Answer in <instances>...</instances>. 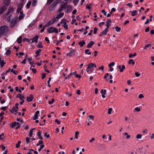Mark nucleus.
Wrapping results in <instances>:
<instances>
[{
  "mask_svg": "<svg viewBox=\"0 0 154 154\" xmlns=\"http://www.w3.org/2000/svg\"><path fill=\"white\" fill-rule=\"evenodd\" d=\"M8 31V26L5 25L1 27L0 28V36L1 37L3 35L6 34Z\"/></svg>",
  "mask_w": 154,
  "mask_h": 154,
  "instance_id": "1",
  "label": "nucleus"
},
{
  "mask_svg": "<svg viewBox=\"0 0 154 154\" xmlns=\"http://www.w3.org/2000/svg\"><path fill=\"white\" fill-rule=\"evenodd\" d=\"M62 0H57L54 2L49 7V10L50 11L54 10L56 8L57 5L60 3Z\"/></svg>",
  "mask_w": 154,
  "mask_h": 154,
  "instance_id": "2",
  "label": "nucleus"
},
{
  "mask_svg": "<svg viewBox=\"0 0 154 154\" xmlns=\"http://www.w3.org/2000/svg\"><path fill=\"white\" fill-rule=\"evenodd\" d=\"M47 31L49 33H51L55 32L56 33H58V29L56 28H54L53 27H51L48 28Z\"/></svg>",
  "mask_w": 154,
  "mask_h": 154,
  "instance_id": "3",
  "label": "nucleus"
},
{
  "mask_svg": "<svg viewBox=\"0 0 154 154\" xmlns=\"http://www.w3.org/2000/svg\"><path fill=\"white\" fill-rule=\"evenodd\" d=\"M7 9V8L5 6L0 7V14H2Z\"/></svg>",
  "mask_w": 154,
  "mask_h": 154,
  "instance_id": "4",
  "label": "nucleus"
},
{
  "mask_svg": "<svg viewBox=\"0 0 154 154\" xmlns=\"http://www.w3.org/2000/svg\"><path fill=\"white\" fill-rule=\"evenodd\" d=\"M17 17H15L14 19H13L10 25V26L11 27H12L14 26L17 20Z\"/></svg>",
  "mask_w": 154,
  "mask_h": 154,
  "instance_id": "5",
  "label": "nucleus"
},
{
  "mask_svg": "<svg viewBox=\"0 0 154 154\" xmlns=\"http://www.w3.org/2000/svg\"><path fill=\"white\" fill-rule=\"evenodd\" d=\"M108 31V29L107 28H106L102 32L100 33L99 35L101 37L103 35H106Z\"/></svg>",
  "mask_w": 154,
  "mask_h": 154,
  "instance_id": "6",
  "label": "nucleus"
},
{
  "mask_svg": "<svg viewBox=\"0 0 154 154\" xmlns=\"http://www.w3.org/2000/svg\"><path fill=\"white\" fill-rule=\"evenodd\" d=\"M39 38V36L38 35H36L34 38L31 39L32 40V43L35 42L36 43L38 42V39Z\"/></svg>",
  "mask_w": 154,
  "mask_h": 154,
  "instance_id": "7",
  "label": "nucleus"
},
{
  "mask_svg": "<svg viewBox=\"0 0 154 154\" xmlns=\"http://www.w3.org/2000/svg\"><path fill=\"white\" fill-rule=\"evenodd\" d=\"M37 64V66H39L41 65V62L40 63H35L34 62H32L30 63V64L31 65V67L33 66L35 67V65L36 64Z\"/></svg>",
  "mask_w": 154,
  "mask_h": 154,
  "instance_id": "8",
  "label": "nucleus"
},
{
  "mask_svg": "<svg viewBox=\"0 0 154 154\" xmlns=\"http://www.w3.org/2000/svg\"><path fill=\"white\" fill-rule=\"evenodd\" d=\"M33 98V95L30 94L29 97L28 96L26 97V100L28 102H31L32 101Z\"/></svg>",
  "mask_w": 154,
  "mask_h": 154,
  "instance_id": "9",
  "label": "nucleus"
},
{
  "mask_svg": "<svg viewBox=\"0 0 154 154\" xmlns=\"http://www.w3.org/2000/svg\"><path fill=\"white\" fill-rule=\"evenodd\" d=\"M94 68H87L86 71L89 73H91V72H95L96 71H94Z\"/></svg>",
  "mask_w": 154,
  "mask_h": 154,
  "instance_id": "10",
  "label": "nucleus"
},
{
  "mask_svg": "<svg viewBox=\"0 0 154 154\" xmlns=\"http://www.w3.org/2000/svg\"><path fill=\"white\" fill-rule=\"evenodd\" d=\"M13 8H12L11 7H10L8 9V12L6 14H4L3 15V16L5 17L6 16L8 15L10 13H11L12 12V11L13 10Z\"/></svg>",
  "mask_w": 154,
  "mask_h": 154,
  "instance_id": "11",
  "label": "nucleus"
},
{
  "mask_svg": "<svg viewBox=\"0 0 154 154\" xmlns=\"http://www.w3.org/2000/svg\"><path fill=\"white\" fill-rule=\"evenodd\" d=\"M23 5V2H21L20 5H19L18 8L17 9V13H19L20 11L22 8Z\"/></svg>",
  "mask_w": 154,
  "mask_h": 154,
  "instance_id": "12",
  "label": "nucleus"
},
{
  "mask_svg": "<svg viewBox=\"0 0 154 154\" xmlns=\"http://www.w3.org/2000/svg\"><path fill=\"white\" fill-rule=\"evenodd\" d=\"M18 108L14 106L13 107L12 109L11 110V112L12 113H14L16 114L18 110Z\"/></svg>",
  "mask_w": 154,
  "mask_h": 154,
  "instance_id": "13",
  "label": "nucleus"
},
{
  "mask_svg": "<svg viewBox=\"0 0 154 154\" xmlns=\"http://www.w3.org/2000/svg\"><path fill=\"white\" fill-rule=\"evenodd\" d=\"M40 113L39 111L37 110L36 112L34 115V117H33V119L35 120L37 119L38 118V114Z\"/></svg>",
  "mask_w": 154,
  "mask_h": 154,
  "instance_id": "14",
  "label": "nucleus"
},
{
  "mask_svg": "<svg viewBox=\"0 0 154 154\" xmlns=\"http://www.w3.org/2000/svg\"><path fill=\"white\" fill-rule=\"evenodd\" d=\"M17 97L19 98L21 100H24L25 99V97L20 94H18Z\"/></svg>",
  "mask_w": 154,
  "mask_h": 154,
  "instance_id": "15",
  "label": "nucleus"
},
{
  "mask_svg": "<svg viewBox=\"0 0 154 154\" xmlns=\"http://www.w3.org/2000/svg\"><path fill=\"white\" fill-rule=\"evenodd\" d=\"M86 66H88V67H97L96 64L94 63H90L88 65H86Z\"/></svg>",
  "mask_w": 154,
  "mask_h": 154,
  "instance_id": "16",
  "label": "nucleus"
},
{
  "mask_svg": "<svg viewBox=\"0 0 154 154\" xmlns=\"http://www.w3.org/2000/svg\"><path fill=\"white\" fill-rule=\"evenodd\" d=\"M94 42L93 41H91L90 43L87 45V48H90L91 46L94 45Z\"/></svg>",
  "mask_w": 154,
  "mask_h": 154,
  "instance_id": "17",
  "label": "nucleus"
},
{
  "mask_svg": "<svg viewBox=\"0 0 154 154\" xmlns=\"http://www.w3.org/2000/svg\"><path fill=\"white\" fill-rule=\"evenodd\" d=\"M111 23V20L110 19H108L107 20V21L106 22V23H107V25H106V26L107 27L106 28H108L111 25L109 24V23Z\"/></svg>",
  "mask_w": 154,
  "mask_h": 154,
  "instance_id": "18",
  "label": "nucleus"
},
{
  "mask_svg": "<svg viewBox=\"0 0 154 154\" xmlns=\"http://www.w3.org/2000/svg\"><path fill=\"white\" fill-rule=\"evenodd\" d=\"M66 8L64 6L63 4H62L60 8L58 10V12H60L63 11L64 9H65Z\"/></svg>",
  "mask_w": 154,
  "mask_h": 154,
  "instance_id": "19",
  "label": "nucleus"
},
{
  "mask_svg": "<svg viewBox=\"0 0 154 154\" xmlns=\"http://www.w3.org/2000/svg\"><path fill=\"white\" fill-rule=\"evenodd\" d=\"M6 62L5 61V60H3L1 61V58L0 57V64L1 67L3 66L6 63Z\"/></svg>",
  "mask_w": 154,
  "mask_h": 154,
  "instance_id": "20",
  "label": "nucleus"
},
{
  "mask_svg": "<svg viewBox=\"0 0 154 154\" xmlns=\"http://www.w3.org/2000/svg\"><path fill=\"white\" fill-rule=\"evenodd\" d=\"M66 7L67 8V10L66 11L67 13H69L72 10V7L71 6L68 5Z\"/></svg>",
  "mask_w": 154,
  "mask_h": 154,
  "instance_id": "21",
  "label": "nucleus"
},
{
  "mask_svg": "<svg viewBox=\"0 0 154 154\" xmlns=\"http://www.w3.org/2000/svg\"><path fill=\"white\" fill-rule=\"evenodd\" d=\"M42 132L41 131H38L37 133V135L38 137L40 139H42L43 137L41 136V134H42Z\"/></svg>",
  "mask_w": 154,
  "mask_h": 154,
  "instance_id": "22",
  "label": "nucleus"
},
{
  "mask_svg": "<svg viewBox=\"0 0 154 154\" xmlns=\"http://www.w3.org/2000/svg\"><path fill=\"white\" fill-rule=\"evenodd\" d=\"M64 14V13L63 12H61L59 14H58L57 16V19L61 18Z\"/></svg>",
  "mask_w": 154,
  "mask_h": 154,
  "instance_id": "23",
  "label": "nucleus"
},
{
  "mask_svg": "<svg viewBox=\"0 0 154 154\" xmlns=\"http://www.w3.org/2000/svg\"><path fill=\"white\" fill-rule=\"evenodd\" d=\"M85 44V42L82 40L81 41H80L79 42V45H80V47H82Z\"/></svg>",
  "mask_w": 154,
  "mask_h": 154,
  "instance_id": "24",
  "label": "nucleus"
},
{
  "mask_svg": "<svg viewBox=\"0 0 154 154\" xmlns=\"http://www.w3.org/2000/svg\"><path fill=\"white\" fill-rule=\"evenodd\" d=\"M54 19H52L51 20L49 21V22L48 23L47 26H48L50 25H52L54 22Z\"/></svg>",
  "mask_w": 154,
  "mask_h": 154,
  "instance_id": "25",
  "label": "nucleus"
},
{
  "mask_svg": "<svg viewBox=\"0 0 154 154\" xmlns=\"http://www.w3.org/2000/svg\"><path fill=\"white\" fill-rule=\"evenodd\" d=\"M75 51V50L74 49H72L71 50L69 53L67 54L69 55L70 56H73V54H72V53H74Z\"/></svg>",
  "mask_w": 154,
  "mask_h": 154,
  "instance_id": "26",
  "label": "nucleus"
},
{
  "mask_svg": "<svg viewBox=\"0 0 154 154\" xmlns=\"http://www.w3.org/2000/svg\"><path fill=\"white\" fill-rule=\"evenodd\" d=\"M24 17V15L23 14V12H20V15L19 17L18 18L20 20Z\"/></svg>",
  "mask_w": 154,
  "mask_h": 154,
  "instance_id": "27",
  "label": "nucleus"
},
{
  "mask_svg": "<svg viewBox=\"0 0 154 154\" xmlns=\"http://www.w3.org/2000/svg\"><path fill=\"white\" fill-rule=\"evenodd\" d=\"M141 110V109L139 107H136L135 108L134 110V111H135V112H139Z\"/></svg>",
  "mask_w": 154,
  "mask_h": 154,
  "instance_id": "28",
  "label": "nucleus"
},
{
  "mask_svg": "<svg viewBox=\"0 0 154 154\" xmlns=\"http://www.w3.org/2000/svg\"><path fill=\"white\" fill-rule=\"evenodd\" d=\"M137 11L136 10H134L132 12L131 15L132 16H135L137 14Z\"/></svg>",
  "mask_w": 154,
  "mask_h": 154,
  "instance_id": "29",
  "label": "nucleus"
},
{
  "mask_svg": "<svg viewBox=\"0 0 154 154\" xmlns=\"http://www.w3.org/2000/svg\"><path fill=\"white\" fill-rule=\"evenodd\" d=\"M22 37L21 36H20L17 39V41L18 43H20L22 41Z\"/></svg>",
  "mask_w": 154,
  "mask_h": 154,
  "instance_id": "30",
  "label": "nucleus"
},
{
  "mask_svg": "<svg viewBox=\"0 0 154 154\" xmlns=\"http://www.w3.org/2000/svg\"><path fill=\"white\" fill-rule=\"evenodd\" d=\"M36 46L38 48H42L43 47L42 43L41 42H39Z\"/></svg>",
  "mask_w": 154,
  "mask_h": 154,
  "instance_id": "31",
  "label": "nucleus"
},
{
  "mask_svg": "<svg viewBox=\"0 0 154 154\" xmlns=\"http://www.w3.org/2000/svg\"><path fill=\"white\" fill-rule=\"evenodd\" d=\"M79 134V131H76L75 133V139H77L78 138V135Z\"/></svg>",
  "mask_w": 154,
  "mask_h": 154,
  "instance_id": "32",
  "label": "nucleus"
},
{
  "mask_svg": "<svg viewBox=\"0 0 154 154\" xmlns=\"http://www.w3.org/2000/svg\"><path fill=\"white\" fill-rule=\"evenodd\" d=\"M128 63L129 64H131L132 63V64H134L135 63V62L134 61V60L133 59H130L128 61Z\"/></svg>",
  "mask_w": 154,
  "mask_h": 154,
  "instance_id": "33",
  "label": "nucleus"
},
{
  "mask_svg": "<svg viewBox=\"0 0 154 154\" xmlns=\"http://www.w3.org/2000/svg\"><path fill=\"white\" fill-rule=\"evenodd\" d=\"M32 5L33 6H35L36 4V2L37 0H32Z\"/></svg>",
  "mask_w": 154,
  "mask_h": 154,
  "instance_id": "34",
  "label": "nucleus"
},
{
  "mask_svg": "<svg viewBox=\"0 0 154 154\" xmlns=\"http://www.w3.org/2000/svg\"><path fill=\"white\" fill-rule=\"evenodd\" d=\"M41 51H42V50L40 49H39L38 50L36 51V57L39 55V53Z\"/></svg>",
  "mask_w": 154,
  "mask_h": 154,
  "instance_id": "35",
  "label": "nucleus"
},
{
  "mask_svg": "<svg viewBox=\"0 0 154 154\" xmlns=\"http://www.w3.org/2000/svg\"><path fill=\"white\" fill-rule=\"evenodd\" d=\"M106 90L105 89H102L100 93L102 94H106Z\"/></svg>",
  "mask_w": 154,
  "mask_h": 154,
  "instance_id": "36",
  "label": "nucleus"
},
{
  "mask_svg": "<svg viewBox=\"0 0 154 154\" xmlns=\"http://www.w3.org/2000/svg\"><path fill=\"white\" fill-rule=\"evenodd\" d=\"M142 135L139 134L137 135L136 137L137 139H140L142 138Z\"/></svg>",
  "mask_w": 154,
  "mask_h": 154,
  "instance_id": "37",
  "label": "nucleus"
},
{
  "mask_svg": "<svg viewBox=\"0 0 154 154\" xmlns=\"http://www.w3.org/2000/svg\"><path fill=\"white\" fill-rule=\"evenodd\" d=\"M33 133V131H32V130H31L30 131L29 133V136L30 137H31L32 136V135Z\"/></svg>",
  "mask_w": 154,
  "mask_h": 154,
  "instance_id": "38",
  "label": "nucleus"
},
{
  "mask_svg": "<svg viewBox=\"0 0 154 154\" xmlns=\"http://www.w3.org/2000/svg\"><path fill=\"white\" fill-rule=\"evenodd\" d=\"M32 2L31 1H29V2L27 3L26 5V7L28 8H29Z\"/></svg>",
  "mask_w": 154,
  "mask_h": 154,
  "instance_id": "39",
  "label": "nucleus"
},
{
  "mask_svg": "<svg viewBox=\"0 0 154 154\" xmlns=\"http://www.w3.org/2000/svg\"><path fill=\"white\" fill-rule=\"evenodd\" d=\"M115 29L117 32H119L120 31L121 28L120 27H119L118 26H117L115 27Z\"/></svg>",
  "mask_w": 154,
  "mask_h": 154,
  "instance_id": "40",
  "label": "nucleus"
},
{
  "mask_svg": "<svg viewBox=\"0 0 154 154\" xmlns=\"http://www.w3.org/2000/svg\"><path fill=\"white\" fill-rule=\"evenodd\" d=\"M30 139L28 137H26V141L27 144H28L30 140Z\"/></svg>",
  "mask_w": 154,
  "mask_h": 154,
  "instance_id": "41",
  "label": "nucleus"
},
{
  "mask_svg": "<svg viewBox=\"0 0 154 154\" xmlns=\"http://www.w3.org/2000/svg\"><path fill=\"white\" fill-rule=\"evenodd\" d=\"M89 119H88V120L91 119L92 121H93L94 118V116L92 115H90L89 116Z\"/></svg>",
  "mask_w": 154,
  "mask_h": 154,
  "instance_id": "42",
  "label": "nucleus"
},
{
  "mask_svg": "<svg viewBox=\"0 0 154 154\" xmlns=\"http://www.w3.org/2000/svg\"><path fill=\"white\" fill-rule=\"evenodd\" d=\"M12 17V15H10V16H9L7 19V20L8 22H10L11 20V17Z\"/></svg>",
  "mask_w": 154,
  "mask_h": 154,
  "instance_id": "43",
  "label": "nucleus"
},
{
  "mask_svg": "<svg viewBox=\"0 0 154 154\" xmlns=\"http://www.w3.org/2000/svg\"><path fill=\"white\" fill-rule=\"evenodd\" d=\"M89 50L88 49H86L85 51V53L87 54L88 55H90L91 54V52H88Z\"/></svg>",
  "mask_w": 154,
  "mask_h": 154,
  "instance_id": "44",
  "label": "nucleus"
},
{
  "mask_svg": "<svg viewBox=\"0 0 154 154\" xmlns=\"http://www.w3.org/2000/svg\"><path fill=\"white\" fill-rule=\"evenodd\" d=\"M137 55V54L136 53H135L134 54H130L129 55V57L130 58H131Z\"/></svg>",
  "mask_w": 154,
  "mask_h": 154,
  "instance_id": "45",
  "label": "nucleus"
},
{
  "mask_svg": "<svg viewBox=\"0 0 154 154\" xmlns=\"http://www.w3.org/2000/svg\"><path fill=\"white\" fill-rule=\"evenodd\" d=\"M16 122H13L11 125V127L12 128L14 127L17 124H16Z\"/></svg>",
  "mask_w": 154,
  "mask_h": 154,
  "instance_id": "46",
  "label": "nucleus"
},
{
  "mask_svg": "<svg viewBox=\"0 0 154 154\" xmlns=\"http://www.w3.org/2000/svg\"><path fill=\"white\" fill-rule=\"evenodd\" d=\"M21 143V141H19L18 142V143L16 145V147L17 148H18L20 146V144Z\"/></svg>",
  "mask_w": 154,
  "mask_h": 154,
  "instance_id": "47",
  "label": "nucleus"
},
{
  "mask_svg": "<svg viewBox=\"0 0 154 154\" xmlns=\"http://www.w3.org/2000/svg\"><path fill=\"white\" fill-rule=\"evenodd\" d=\"M115 64V63H114V62H112L111 63H109V64L108 66L109 67H111L112 66H113Z\"/></svg>",
  "mask_w": 154,
  "mask_h": 154,
  "instance_id": "48",
  "label": "nucleus"
},
{
  "mask_svg": "<svg viewBox=\"0 0 154 154\" xmlns=\"http://www.w3.org/2000/svg\"><path fill=\"white\" fill-rule=\"evenodd\" d=\"M54 99H52L51 100V101H49V102H48V103L49 104H51L53 103L54 102Z\"/></svg>",
  "mask_w": 154,
  "mask_h": 154,
  "instance_id": "49",
  "label": "nucleus"
},
{
  "mask_svg": "<svg viewBox=\"0 0 154 154\" xmlns=\"http://www.w3.org/2000/svg\"><path fill=\"white\" fill-rule=\"evenodd\" d=\"M9 3V0H5L4 1V4L6 5H8Z\"/></svg>",
  "mask_w": 154,
  "mask_h": 154,
  "instance_id": "50",
  "label": "nucleus"
},
{
  "mask_svg": "<svg viewBox=\"0 0 154 154\" xmlns=\"http://www.w3.org/2000/svg\"><path fill=\"white\" fill-rule=\"evenodd\" d=\"M4 134L2 133L0 135V140H3L4 139Z\"/></svg>",
  "mask_w": 154,
  "mask_h": 154,
  "instance_id": "51",
  "label": "nucleus"
},
{
  "mask_svg": "<svg viewBox=\"0 0 154 154\" xmlns=\"http://www.w3.org/2000/svg\"><path fill=\"white\" fill-rule=\"evenodd\" d=\"M112 108H109L108 109V114H110L111 113L112 111Z\"/></svg>",
  "mask_w": 154,
  "mask_h": 154,
  "instance_id": "52",
  "label": "nucleus"
},
{
  "mask_svg": "<svg viewBox=\"0 0 154 154\" xmlns=\"http://www.w3.org/2000/svg\"><path fill=\"white\" fill-rule=\"evenodd\" d=\"M144 97V95L143 94H139L138 96V98L140 99Z\"/></svg>",
  "mask_w": 154,
  "mask_h": 154,
  "instance_id": "53",
  "label": "nucleus"
},
{
  "mask_svg": "<svg viewBox=\"0 0 154 154\" xmlns=\"http://www.w3.org/2000/svg\"><path fill=\"white\" fill-rule=\"evenodd\" d=\"M11 72H13L15 75H17V72H16L15 70H14L13 69H11Z\"/></svg>",
  "mask_w": 154,
  "mask_h": 154,
  "instance_id": "54",
  "label": "nucleus"
},
{
  "mask_svg": "<svg viewBox=\"0 0 154 154\" xmlns=\"http://www.w3.org/2000/svg\"><path fill=\"white\" fill-rule=\"evenodd\" d=\"M124 134L125 135H126V138L127 139H128L130 137V135H128V133L127 132H125L124 133Z\"/></svg>",
  "mask_w": 154,
  "mask_h": 154,
  "instance_id": "55",
  "label": "nucleus"
},
{
  "mask_svg": "<svg viewBox=\"0 0 154 154\" xmlns=\"http://www.w3.org/2000/svg\"><path fill=\"white\" fill-rule=\"evenodd\" d=\"M30 69L34 73H35L36 72V69L34 68H30Z\"/></svg>",
  "mask_w": 154,
  "mask_h": 154,
  "instance_id": "56",
  "label": "nucleus"
},
{
  "mask_svg": "<svg viewBox=\"0 0 154 154\" xmlns=\"http://www.w3.org/2000/svg\"><path fill=\"white\" fill-rule=\"evenodd\" d=\"M54 0H48L47 4H49L52 3Z\"/></svg>",
  "mask_w": 154,
  "mask_h": 154,
  "instance_id": "57",
  "label": "nucleus"
},
{
  "mask_svg": "<svg viewBox=\"0 0 154 154\" xmlns=\"http://www.w3.org/2000/svg\"><path fill=\"white\" fill-rule=\"evenodd\" d=\"M79 0H74L73 2H74L75 5H76L79 2Z\"/></svg>",
  "mask_w": 154,
  "mask_h": 154,
  "instance_id": "58",
  "label": "nucleus"
},
{
  "mask_svg": "<svg viewBox=\"0 0 154 154\" xmlns=\"http://www.w3.org/2000/svg\"><path fill=\"white\" fill-rule=\"evenodd\" d=\"M97 30V28L96 27L94 28V34H96Z\"/></svg>",
  "mask_w": 154,
  "mask_h": 154,
  "instance_id": "59",
  "label": "nucleus"
},
{
  "mask_svg": "<svg viewBox=\"0 0 154 154\" xmlns=\"http://www.w3.org/2000/svg\"><path fill=\"white\" fill-rule=\"evenodd\" d=\"M72 76V75H71V74H69L67 76H66L65 78V79H69Z\"/></svg>",
  "mask_w": 154,
  "mask_h": 154,
  "instance_id": "60",
  "label": "nucleus"
},
{
  "mask_svg": "<svg viewBox=\"0 0 154 154\" xmlns=\"http://www.w3.org/2000/svg\"><path fill=\"white\" fill-rule=\"evenodd\" d=\"M135 74L136 76L137 77H139L140 75V74L138 72H136Z\"/></svg>",
  "mask_w": 154,
  "mask_h": 154,
  "instance_id": "61",
  "label": "nucleus"
},
{
  "mask_svg": "<svg viewBox=\"0 0 154 154\" xmlns=\"http://www.w3.org/2000/svg\"><path fill=\"white\" fill-rule=\"evenodd\" d=\"M101 12L105 16L106 15V12L105 11V10L104 9L102 10Z\"/></svg>",
  "mask_w": 154,
  "mask_h": 154,
  "instance_id": "62",
  "label": "nucleus"
},
{
  "mask_svg": "<svg viewBox=\"0 0 154 154\" xmlns=\"http://www.w3.org/2000/svg\"><path fill=\"white\" fill-rule=\"evenodd\" d=\"M42 79H43L45 78V76H46V75L44 73H42Z\"/></svg>",
  "mask_w": 154,
  "mask_h": 154,
  "instance_id": "63",
  "label": "nucleus"
},
{
  "mask_svg": "<svg viewBox=\"0 0 154 154\" xmlns=\"http://www.w3.org/2000/svg\"><path fill=\"white\" fill-rule=\"evenodd\" d=\"M11 53V51H10V50H8L6 53V54H7V55H9V54H10Z\"/></svg>",
  "mask_w": 154,
  "mask_h": 154,
  "instance_id": "64",
  "label": "nucleus"
}]
</instances>
